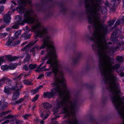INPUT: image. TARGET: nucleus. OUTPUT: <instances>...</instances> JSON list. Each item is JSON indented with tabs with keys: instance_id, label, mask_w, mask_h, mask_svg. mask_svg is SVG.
I'll return each mask as SVG.
<instances>
[{
	"instance_id": "obj_35",
	"label": "nucleus",
	"mask_w": 124,
	"mask_h": 124,
	"mask_svg": "<svg viewBox=\"0 0 124 124\" xmlns=\"http://www.w3.org/2000/svg\"><path fill=\"white\" fill-rule=\"evenodd\" d=\"M37 122L40 121L41 124H43L44 123V122L43 120H39L37 119Z\"/></svg>"
},
{
	"instance_id": "obj_41",
	"label": "nucleus",
	"mask_w": 124,
	"mask_h": 124,
	"mask_svg": "<svg viewBox=\"0 0 124 124\" xmlns=\"http://www.w3.org/2000/svg\"><path fill=\"white\" fill-rule=\"evenodd\" d=\"M14 120H13V119L12 118V120H11L10 124H14Z\"/></svg>"
},
{
	"instance_id": "obj_64",
	"label": "nucleus",
	"mask_w": 124,
	"mask_h": 124,
	"mask_svg": "<svg viewBox=\"0 0 124 124\" xmlns=\"http://www.w3.org/2000/svg\"><path fill=\"white\" fill-rule=\"evenodd\" d=\"M114 5H115V4H115V3H114Z\"/></svg>"
},
{
	"instance_id": "obj_9",
	"label": "nucleus",
	"mask_w": 124,
	"mask_h": 124,
	"mask_svg": "<svg viewBox=\"0 0 124 124\" xmlns=\"http://www.w3.org/2000/svg\"><path fill=\"white\" fill-rule=\"evenodd\" d=\"M6 81L7 82V84L9 85H10L11 84V81L10 80H9L7 78L3 79L0 80V86L1 85L3 84L4 81Z\"/></svg>"
},
{
	"instance_id": "obj_34",
	"label": "nucleus",
	"mask_w": 124,
	"mask_h": 124,
	"mask_svg": "<svg viewBox=\"0 0 124 124\" xmlns=\"http://www.w3.org/2000/svg\"><path fill=\"white\" fill-rule=\"evenodd\" d=\"M45 113V112H43V111H41L40 112V116L41 117H43L44 114Z\"/></svg>"
},
{
	"instance_id": "obj_32",
	"label": "nucleus",
	"mask_w": 124,
	"mask_h": 124,
	"mask_svg": "<svg viewBox=\"0 0 124 124\" xmlns=\"http://www.w3.org/2000/svg\"><path fill=\"white\" fill-rule=\"evenodd\" d=\"M7 0H2L0 1V4H3L5 3Z\"/></svg>"
},
{
	"instance_id": "obj_29",
	"label": "nucleus",
	"mask_w": 124,
	"mask_h": 124,
	"mask_svg": "<svg viewBox=\"0 0 124 124\" xmlns=\"http://www.w3.org/2000/svg\"><path fill=\"white\" fill-rule=\"evenodd\" d=\"M39 95H36L34 98L31 101L33 102L34 101H36L38 97H39Z\"/></svg>"
},
{
	"instance_id": "obj_30",
	"label": "nucleus",
	"mask_w": 124,
	"mask_h": 124,
	"mask_svg": "<svg viewBox=\"0 0 124 124\" xmlns=\"http://www.w3.org/2000/svg\"><path fill=\"white\" fill-rule=\"evenodd\" d=\"M4 7L3 6H1L0 8V14L3 11Z\"/></svg>"
},
{
	"instance_id": "obj_62",
	"label": "nucleus",
	"mask_w": 124,
	"mask_h": 124,
	"mask_svg": "<svg viewBox=\"0 0 124 124\" xmlns=\"http://www.w3.org/2000/svg\"><path fill=\"white\" fill-rule=\"evenodd\" d=\"M105 11L106 12V9L105 10Z\"/></svg>"
},
{
	"instance_id": "obj_59",
	"label": "nucleus",
	"mask_w": 124,
	"mask_h": 124,
	"mask_svg": "<svg viewBox=\"0 0 124 124\" xmlns=\"http://www.w3.org/2000/svg\"><path fill=\"white\" fill-rule=\"evenodd\" d=\"M111 43L110 42H108L109 44H111Z\"/></svg>"
},
{
	"instance_id": "obj_22",
	"label": "nucleus",
	"mask_w": 124,
	"mask_h": 124,
	"mask_svg": "<svg viewBox=\"0 0 124 124\" xmlns=\"http://www.w3.org/2000/svg\"><path fill=\"white\" fill-rule=\"evenodd\" d=\"M29 68L31 70H32L34 69L36 67V64L32 65L31 64L29 66Z\"/></svg>"
},
{
	"instance_id": "obj_7",
	"label": "nucleus",
	"mask_w": 124,
	"mask_h": 124,
	"mask_svg": "<svg viewBox=\"0 0 124 124\" xmlns=\"http://www.w3.org/2000/svg\"><path fill=\"white\" fill-rule=\"evenodd\" d=\"M23 87V86L21 85L19 82H17L16 85L12 87L13 90L18 91L19 90Z\"/></svg>"
},
{
	"instance_id": "obj_20",
	"label": "nucleus",
	"mask_w": 124,
	"mask_h": 124,
	"mask_svg": "<svg viewBox=\"0 0 124 124\" xmlns=\"http://www.w3.org/2000/svg\"><path fill=\"white\" fill-rule=\"evenodd\" d=\"M23 83L24 84L27 85H32V84L31 82L28 80H24L23 81Z\"/></svg>"
},
{
	"instance_id": "obj_47",
	"label": "nucleus",
	"mask_w": 124,
	"mask_h": 124,
	"mask_svg": "<svg viewBox=\"0 0 124 124\" xmlns=\"http://www.w3.org/2000/svg\"><path fill=\"white\" fill-rule=\"evenodd\" d=\"M44 52H45L44 51H42L41 53V54L42 55V54H43L44 53Z\"/></svg>"
},
{
	"instance_id": "obj_16",
	"label": "nucleus",
	"mask_w": 124,
	"mask_h": 124,
	"mask_svg": "<svg viewBox=\"0 0 124 124\" xmlns=\"http://www.w3.org/2000/svg\"><path fill=\"white\" fill-rule=\"evenodd\" d=\"M43 106L45 109H49L52 107L51 105H49L48 103L46 102L43 104Z\"/></svg>"
},
{
	"instance_id": "obj_36",
	"label": "nucleus",
	"mask_w": 124,
	"mask_h": 124,
	"mask_svg": "<svg viewBox=\"0 0 124 124\" xmlns=\"http://www.w3.org/2000/svg\"><path fill=\"white\" fill-rule=\"evenodd\" d=\"M44 76L43 74H42L39 75V76L38 77V79H40L42 77Z\"/></svg>"
},
{
	"instance_id": "obj_46",
	"label": "nucleus",
	"mask_w": 124,
	"mask_h": 124,
	"mask_svg": "<svg viewBox=\"0 0 124 124\" xmlns=\"http://www.w3.org/2000/svg\"><path fill=\"white\" fill-rule=\"evenodd\" d=\"M10 29L9 28H7L6 29V30L7 31H10Z\"/></svg>"
},
{
	"instance_id": "obj_63",
	"label": "nucleus",
	"mask_w": 124,
	"mask_h": 124,
	"mask_svg": "<svg viewBox=\"0 0 124 124\" xmlns=\"http://www.w3.org/2000/svg\"><path fill=\"white\" fill-rule=\"evenodd\" d=\"M102 14H103V12L102 11Z\"/></svg>"
},
{
	"instance_id": "obj_19",
	"label": "nucleus",
	"mask_w": 124,
	"mask_h": 124,
	"mask_svg": "<svg viewBox=\"0 0 124 124\" xmlns=\"http://www.w3.org/2000/svg\"><path fill=\"white\" fill-rule=\"evenodd\" d=\"M23 100L24 98H21L19 100L15 101L14 103L11 102V103L12 105H14V104H19V103H21L22 101H23Z\"/></svg>"
},
{
	"instance_id": "obj_11",
	"label": "nucleus",
	"mask_w": 124,
	"mask_h": 124,
	"mask_svg": "<svg viewBox=\"0 0 124 124\" xmlns=\"http://www.w3.org/2000/svg\"><path fill=\"white\" fill-rule=\"evenodd\" d=\"M12 117H13V116L11 115H9L6 116H5L4 119H5L4 123L6 124L9 123L10 120V118H12Z\"/></svg>"
},
{
	"instance_id": "obj_3",
	"label": "nucleus",
	"mask_w": 124,
	"mask_h": 124,
	"mask_svg": "<svg viewBox=\"0 0 124 124\" xmlns=\"http://www.w3.org/2000/svg\"><path fill=\"white\" fill-rule=\"evenodd\" d=\"M41 38H42L43 44L40 47L36 46L35 48L38 50L41 49L46 48L48 50L46 53V55L42 59V63L40 64L37 69V71L40 70L46 71L50 69V68L46 69L44 66L41 69L40 67L44 63V61L47 60V63L50 64V67H52L53 72L56 74L57 73L58 66V62L57 61L54 60V58L56 56L55 48L54 46V41L51 39L50 36L46 33Z\"/></svg>"
},
{
	"instance_id": "obj_43",
	"label": "nucleus",
	"mask_w": 124,
	"mask_h": 124,
	"mask_svg": "<svg viewBox=\"0 0 124 124\" xmlns=\"http://www.w3.org/2000/svg\"><path fill=\"white\" fill-rule=\"evenodd\" d=\"M5 25L1 26L0 27V30H1L2 28H5Z\"/></svg>"
},
{
	"instance_id": "obj_61",
	"label": "nucleus",
	"mask_w": 124,
	"mask_h": 124,
	"mask_svg": "<svg viewBox=\"0 0 124 124\" xmlns=\"http://www.w3.org/2000/svg\"><path fill=\"white\" fill-rule=\"evenodd\" d=\"M56 122V124H58V123H57V122Z\"/></svg>"
},
{
	"instance_id": "obj_33",
	"label": "nucleus",
	"mask_w": 124,
	"mask_h": 124,
	"mask_svg": "<svg viewBox=\"0 0 124 124\" xmlns=\"http://www.w3.org/2000/svg\"><path fill=\"white\" fill-rule=\"evenodd\" d=\"M8 34L7 33H4L2 34H0V35L2 37H4L6 36Z\"/></svg>"
},
{
	"instance_id": "obj_55",
	"label": "nucleus",
	"mask_w": 124,
	"mask_h": 124,
	"mask_svg": "<svg viewBox=\"0 0 124 124\" xmlns=\"http://www.w3.org/2000/svg\"><path fill=\"white\" fill-rule=\"evenodd\" d=\"M5 124V123H4V122L2 123L1 124Z\"/></svg>"
},
{
	"instance_id": "obj_13",
	"label": "nucleus",
	"mask_w": 124,
	"mask_h": 124,
	"mask_svg": "<svg viewBox=\"0 0 124 124\" xmlns=\"http://www.w3.org/2000/svg\"><path fill=\"white\" fill-rule=\"evenodd\" d=\"M7 39H9L8 41L6 44L5 45H10V44L13 42L14 40V39L13 37H8Z\"/></svg>"
},
{
	"instance_id": "obj_21",
	"label": "nucleus",
	"mask_w": 124,
	"mask_h": 124,
	"mask_svg": "<svg viewBox=\"0 0 124 124\" xmlns=\"http://www.w3.org/2000/svg\"><path fill=\"white\" fill-rule=\"evenodd\" d=\"M1 68L3 70H4L9 69V67L6 65H3L1 66Z\"/></svg>"
},
{
	"instance_id": "obj_57",
	"label": "nucleus",
	"mask_w": 124,
	"mask_h": 124,
	"mask_svg": "<svg viewBox=\"0 0 124 124\" xmlns=\"http://www.w3.org/2000/svg\"><path fill=\"white\" fill-rule=\"evenodd\" d=\"M20 109V107H19L18 108L19 109Z\"/></svg>"
},
{
	"instance_id": "obj_28",
	"label": "nucleus",
	"mask_w": 124,
	"mask_h": 124,
	"mask_svg": "<svg viewBox=\"0 0 124 124\" xmlns=\"http://www.w3.org/2000/svg\"><path fill=\"white\" fill-rule=\"evenodd\" d=\"M23 121L18 120H16V124H20L23 123Z\"/></svg>"
},
{
	"instance_id": "obj_58",
	"label": "nucleus",
	"mask_w": 124,
	"mask_h": 124,
	"mask_svg": "<svg viewBox=\"0 0 124 124\" xmlns=\"http://www.w3.org/2000/svg\"><path fill=\"white\" fill-rule=\"evenodd\" d=\"M2 20V19H0V21Z\"/></svg>"
},
{
	"instance_id": "obj_42",
	"label": "nucleus",
	"mask_w": 124,
	"mask_h": 124,
	"mask_svg": "<svg viewBox=\"0 0 124 124\" xmlns=\"http://www.w3.org/2000/svg\"><path fill=\"white\" fill-rule=\"evenodd\" d=\"M4 106L5 107H6L7 106V102H4Z\"/></svg>"
},
{
	"instance_id": "obj_1",
	"label": "nucleus",
	"mask_w": 124,
	"mask_h": 124,
	"mask_svg": "<svg viewBox=\"0 0 124 124\" xmlns=\"http://www.w3.org/2000/svg\"><path fill=\"white\" fill-rule=\"evenodd\" d=\"M51 85L55 88L51 89V92L44 93L43 95L45 98H50L59 94L60 99L54 105L53 111L55 112L58 111V108L61 107L62 113L65 114L66 117H69L68 119L64 123L67 124H78L77 121L74 114V110L77 108L78 105L76 102H72L70 100V95L69 90L62 84L52 83Z\"/></svg>"
},
{
	"instance_id": "obj_27",
	"label": "nucleus",
	"mask_w": 124,
	"mask_h": 124,
	"mask_svg": "<svg viewBox=\"0 0 124 124\" xmlns=\"http://www.w3.org/2000/svg\"><path fill=\"white\" fill-rule=\"evenodd\" d=\"M30 116V115L29 114H26L22 116L25 119H27Z\"/></svg>"
},
{
	"instance_id": "obj_2",
	"label": "nucleus",
	"mask_w": 124,
	"mask_h": 124,
	"mask_svg": "<svg viewBox=\"0 0 124 124\" xmlns=\"http://www.w3.org/2000/svg\"><path fill=\"white\" fill-rule=\"evenodd\" d=\"M30 0H19L18 2L19 6L16 8L17 11L20 13H23L24 18L22 20V18L19 16H16V22L15 25L12 26L13 28L17 29L19 28V24L23 25L25 23L33 24L35 22L36 25L31 27V31L34 32L36 36L40 38L43 36V35L47 33L46 29L40 23L38 20L36 19L32 9L25 10L24 7L27 3H31Z\"/></svg>"
},
{
	"instance_id": "obj_31",
	"label": "nucleus",
	"mask_w": 124,
	"mask_h": 124,
	"mask_svg": "<svg viewBox=\"0 0 124 124\" xmlns=\"http://www.w3.org/2000/svg\"><path fill=\"white\" fill-rule=\"evenodd\" d=\"M8 113V111H7V112H4L1 113L0 114V116H3L4 115Z\"/></svg>"
},
{
	"instance_id": "obj_53",
	"label": "nucleus",
	"mask_w": 124,
	"mask_h": 124,
	"mask_svg": "<svg viewBox=\"0 0 124 124\" xmlns=\"http://www.w3.org/2000/svg\"><path fill=\"white\" fill-rule=\"evenodd\" d=\"M116 43H117V42H118L119 41H118V40H116ZM115 43H116V42H115Z\"/></svg>"
},
{
	"instance_id": "obj_48",
	"label": "nucleus",
	"mask_w": 124,
	"mask_h": 124,
	"mask_svg": "<svg viewBox=\"0 0 124 124\" xmlns=\"http://www.w3.org/2000/svg\"><path fill=\"white\" fill-rule=\"evenodd\" d=\"M2 100L3 101H4L5 100V99L3 97H2Z\"/></svg>"
},
{
	"instance_id": "obj_12",
	"label": "nucleus",
	"mask_w": 124,
	"mask_h": 124,
	"mask_svg": "<svg viewBox=\"0 0 124 124\" xmlns=\"http://www.w3.org/2000/svg\"><path fill=\"white\" fill-rule=\"evenodd\" d=\"M7 39H9L8 41L6 44L5 45H10V44L13 42L14 40V39L13 37H8Z\"/></svg>"
},
{
	"instance_id": "obj_26",
	"label": "nucleus",
	"mask_w": 124,
	"mask_h": 124,
	"mask_svg": "<svg viewBox=\"0 0 124 124\" xmlns=\"http://www.w3.org/2000/svg\"><path fill=\"white\" fill-rule=\"evenodd\" d=\"M31 56L30 55L27 54L26 56V58L24 59L25 61H27L29 60L30 59V58Z\"/></svg>"
},
{
	"instance_id": "obj_51",
	"label": "nucleus",
	"mask_w": 124,
	"mask_h": 124,
	"mask_svg": "<svg viewBox=\"0 0 124 124\" xmlns=\"http://www.w3.org/2000/svg\"><path fill=\"white\" fill-rule=\"evenodd\" d=\"M122 20L124 21V17H123V18L122 19Z\"/></svg>"
},
{
	"instance_id": "obj_45",
	"label": "nucleus",
	"mask_w": 124,
	"mask_h": 124,
	"mask_svg": "<svg viewBox=\"0 0 124 124\" xmlns=\"http://www.w3.org/2000/svg\"><path fill=\"white\" fill-rule=\"evenodd\" d=\"M11 2L13 4H14V5H16V3L14 1H11Z\"/></svg>"
},
{
	"instance_id": "obj_5",
	"label": "nucleus",
	"mask_w": 124,
	"mask_h": 124,
	"mask_svg": "<svg viewBox=\"0 0 124 124\" xmlns=\"http://www.w3.org/2000/svg\"><path fill=\"white\" fill-rule=\"evenodd\" d=\"M4 21L7 25H8L10 23V15L9 14L4 15L3 17Z\"/></svg>"
},
{
	"instance_id": "obj_40",
	"label": "nucleus",
	"mask_w": 124,
	"mask_h": 124,
	"mask_svg": "<svg viewBox=\"0 0 124 124\" xmlns=\"http://www.w3.org/2000/svg\"><path fill=\"white\" fill-rule=\"evenodd\" d=\"M120 23V21L119 20H117L116 21L115 25H118Z\"/></svg>"
},
{
	"instance_id": "obj_10",
	"label": "nucleus",
	"mask_w": 124,
	"mask_h": 124,
	"mask_svg": "<svg viewBox=\"0 0 124 124\" xmlns=\"http://www.w3.org/2000/svg\"><path fill=\"white\" fill-rule=\"evenodd\" d=\"M4 91L7 94H10L11 93V90L12 89V88L10 89L8 86H5L4 88Z\"/></svg>"
},
{
	"instance_id": "obj_50",
	"label": "nucleus",
	"mask_w": 124,
	"mask_h": 124,
	"mask_svg": "<svg viewBox=\"0 0 124 124\" xmlns=\"http://www.w3.org/2000/svg\"><path fill=\"white\" fill-rule=\"evenodd\" d=\"M27 43V42H25L24 43H23V46L24 45H25V44H26Z\"/></svg>"
},
{
	"instance_id": "obj_17",
	"label": "nucleus",
	"mask_w": 124,
	"mask_h": 124,
	"mask_svg": "<svg viewBox=\"0 0 124 124\" xmlns=\"http://www.w3.org/2000/svg\"><path fill=\"white\" fill-rule=\"evenodd\" d=\"M21 30H19L17 31L16 32L15 34L14 35L15 39L17 38H18L19 36L21 34Z\"/></svg>"
},
{
	"instance_id": "obj_24",
	"label": "nucleus",
	"mask_w": 124,
	"mask_h": 124,
	"mask_svg": "<svg viewBox=\"0 0 124 124\" xmlns=\"http://www.w3.org/2000/svg\"><path fill=\"white\" fill-rule=\"evenodd\" d=\"M116 59L119 62H122L123 61V59L122 57H117L116 58Z\"/></svg>"
},
{
	"instance_id": "obj_44",
	"label": "nucleus",
	"mask_w": 124,
	"mask_h": 124,
	"mask_svg": "<svg viewBox=\"0 0 124 124\" xmlns=\"http://www.w3.org/2000/svg\"><path fill=\"white\" fill-rule=\"evenodd\" d=\"M35 48H32V49H31L30 50V52H33L34 51V50L35 49Z\"/></svg>"
},
{
	"instance_id": "obj_14",
	"label": "nucleus",
	"mask_w": 124,
	"mask_h": 124,
	"mask_svg": "<svg viewBox=\"0 0 124 124\" xmlns=\"http://www.w3.org/2000/svg\"><path fill=\"white\" fill-rule=\"evenodd\" d=\"M42 86L40 85L38 87L36 88L34 90H33L31 91V94L33 95L35 94L36 93L38 92L39 91V90L40 89L41 87H42Z\"/></svg>"
},
{
	"instance_id": "obj_23",
	"label": "nucleus",
	"mask_w": 124,
	"mask_h": 124,
	"mask_svg": "<svg viewBox=\"0 0 124 124\" xmlns=\"http://www.w3.org/2000/svg\"><path fill=\"white\" fill-rule=\"evenodd\" d=\"M5 62L4 59V57H0V66H1L2 63Z\"/></svg>"
},
{
	"instance_id": "obj_18",
	"label": "nucleus",
	"mask_w": 124,
	"mask_h": 124,
	"mask_svg": "<svg viewBox=\"0 0 124 124\" xmlns=\"http://www.w3.org/2000/svg\"><path fill=\"white\" fill-rule=\"evenodd\" d=\"M17 65L16 64H10L8 66L9 67V69L13 70H14L16 68Z\"/></svg>"
},
{
	"instance_id": "obj_38",
	"label": "nucleus",
	"mask_w": 124,
	"mask_h": 124,
	"mask_svg": "<svg viewBox=\"0 0 124 124\" xmlns=\"http://www.w3.org/2000/svg\"><path fill=\"white\" fill-rule=\"evenodd\" d=\"M25 30L26 31H29L30 30V29L28 26H26L25 27Z\"/></svg>"
},
{
	"instance_id": "obj_52",
	"label": "nucleus",
	"mask_w": 124,
	"mask_h": 124,
	"mask_svg": "<svg viewBox=\"0 0 124 124\" xmlns=\"http://www.w3.org/2000/svg\"><path fill=\"white\" fill-rule=\"evenodd\" d=\"M20 43V41H19L16 44H19V43Z\"/></svg>"
},
{
	"instance_id": "obj_54",
	"label": "nucleus",
	"mask_w": 124,
	"mask_h": 124,
	"mask_svg": "<svg viewBox=\"0 0 124 124\" xmlns=\"http://www.w3.org/2000/svg\"><path fill=\"white\" fill-rule=\"evenodd\" d=\"M123 3L124 4V0H123Z\"/></svg>"
},
{
	"instance_id": "obj_37",
	"label": "nucleus",
	"mask_w": 124,
	"mask_h": 124,
	"mask_svg": "<svg viewBox=\"0 0 124 124\" xmlns=\"http://www.w3.org/2000/svg\"><path fill=\"white\" fill-rule=\"evenodd\" d=\"M48 114H47L45 117L43 118V119L45 120L48 117Z\"/></svg>"
},
{
	"instance_id": "obj_15",
	"label": "nucleus",
	"mask_w": 124,
	"mask_h": 124,
	"mask_svg": "<svg viewBox=\"0 0 124 124\" xmlns=\"http://www.w3.org/2000/svg\"><path fill=\"white\" fill-rule=\"evenodd\" d=\"M37 40H36L35 41V42H33L30 43H29L28 45H26L24 47V50H26L28 49L29 48V47L34 45L35 43L37 42Z\"/></svg>"
},
{
	"instance_id": "obj_6",
	"label": "nucleus",
	"mask_w": 124,
	"mask_h": 124,
	"mask_svg": "<svg viewBox=\"0 0 124 124\" xmlns=\"http://www.w3.org/2000/svg\"><path fill=\"white\" fill-rule=\"evenodd\" d=\"M19 58H22L23 57H19L14 56L12 57L10 55H8L6 56L5 57V59H7L9 61H13L16 60L18 59Z\"/></svg>"
},
{
	"instance_id": "obj_60",
	"label": "nucleus",
	"mask_w": 124,
	"mask_h": 124,
	"mask_svg": "<svg viewBox=\"0 0 124 124\" xmlns=\"http://www.w3.org/2000/svg\"><path fill=\"white\" fill-rule=\"evenodd\" d=\"M114 32H113V35H114Z\"/></svg>"
},
{
	"instance_id": "obj_49",
	"label": "nucleus",
	"mask_w": 124,
	"mask_h": 124,
	"mask_svg": "<svg viewBox=\"0 0 124 124\" xmlns=\"http://www.w3.org/2000/svg\"><path fill=\"white\" fill-rule=\"evenodd\" d=\"M22 74H21V75H20L19 76V77H18V79H20L21 78V76H22Z\"/></svg>"
},
{
	"instance_id": "obj_39",
	"label": "nucleus",
	"mask_w": 124,
	"mask_h": 124,
	"mask_svg": "<svg viewBox=\"0 0 124 124\" xmlns=\"http://www.w3.org/2000/svg\"><path fill=\"white\" fill-rule=\"evenodd\" d=\"M23 69L25 70H27L28 68L27 65H25L23 67Z\"/></svg>"
},
{
	"instance_id": "obj_56",
	"label": "nucleus",
	"mask_w": 124,
	"mask_h": 124,
	"mask_svg": "<svg viewBox=\"0 0 124 124\" xmlns=\"http://www.w3.org/2000/svg\"><path fill=\"white\" fill-rule=\"evenodd\" d=\"M12 11H13V12H14V11H15V10H14V9L12 10Z\"/></svg>"
},
{
	"instance_id": "obj_8",
	"label": "nucleus",
	"mask_w": 124,
	"mask_h": 124,
	"mask_svg": "<svg viewBox=\"0 0 124 124\" xmlns=\"http://www.w3.org/2000/svg\"><path fill=\"white\" fill-rule=\"evenodd\" d=\"M20 95V93L19 91H17L14 93L12 96V100H15L17 99Z\"/></svg>"
},
{
	"instance_id": "obj_4",
	"label": "nucleus",
	"mask_w": 124,
	"mask_h": 124,
	"mask_svg": "<svg viewBox=\"0 0 124 124\" xmlns=\"http://www.w3.org/2000/svg\"><path fill=\"white\" fill-rule=\"evenodd\" d=\"M49 68L50 69V67L52 68V67H50ZM58 69L57 73L55 74L52 71V72H46L45 73V75L47 77L51 75L52 72L54 74V81L53 83H55L56 84H60L63 85L64 86H65V80L64 79V71L65 69L62 67H60V65L58 63Z\"/></svg>"
},
{
	"instance_id": "obj_25",
	"label": "nucleus",
	"mask_w": 124,
	"mask_h": 124,
	"mask_svg": "<svg viewBox=\"0 0 124 124\" xmlns=\"http://www.w3.org/2000/svg\"><path fill=\"white\" fill-rule=\"evenodd\" d=\"M115 20H115L114 19L112 20L109 22L108 23L109 26H112L114 24V22L115 21Z\"/></svg>"
}]
</instances>
